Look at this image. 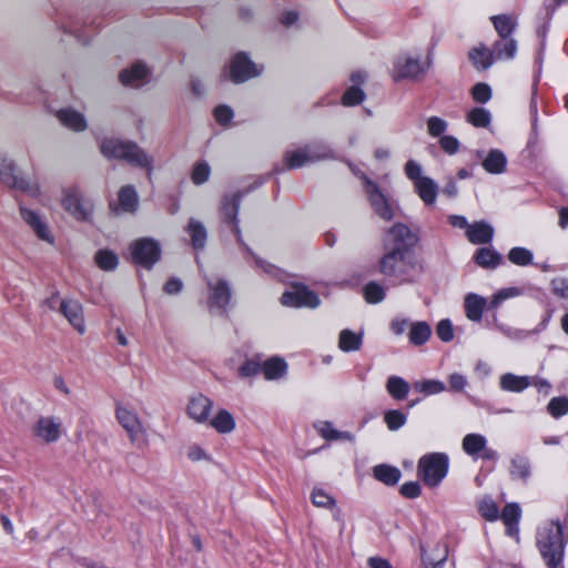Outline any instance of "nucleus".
<instances>
[{"instance_id": "1", "label": "nucleus", "mask_w": 568, "mask_h": 568, "mask_svg": "<svg viewBox=\"0 0 568 568\" xmlns=\"http://www.w3.org/2000/svg\"><path fill=\"white\" fill-rule=\"evenodd\" d=\"M537 546L549 568H559L562 562L566 540L559 520L545 521L537 530Z\"/></svg>"}, {"instance_id": "2", "label": "nucleus", "mask_w": 568, "mask_h": 568, "mask_svg": "<svg viewBox=\"0 0 568 568\" xmlns=\"http://www.w3.org/2000/svg\"><path fill=\"white\" fill-rule=\"evenodd\" d=\"M101 153L108 159H118L138 168L145 169L151 176L153 158L135 142L115 138L105 139L100 145Z\"/></svg>"}, {"instance_id": "3", "label": "nucleus", "mask_w": 568, "mask_h": 568, "mask_svg": "<svg viewBox=\"0 0 568 568\" xmlns=\"http://www.w3.org/2000/svg\"><path fill=\"white\" fill-rule=\"evenodd\" d=\"M379 272L396 284L410 283L416 276V265L406 248L394 246L381 258Z\"/></svg>"}, {"instance_id": "4", "label": "nucleus", "mask_w": 568, "mask_h": 568, "mask_svg": "<svg viewBox=\"0 0 568 568\" xmlns=\"http://www.w3.org/2000/svg\"><path fill=\"white\" fill-rule=\"evenodd\" d=\"M284 163L287 169H300L320 161L333 160L335 154L329 145L323 141H315L284 153Z\"/></svg>"}, {"instance_id": "5", "label": "nucleus", "mask_w": 568, "mask_h": 568, "mask_svg": "<svg viewBox=\"0 0 568 568\" xmlns=\"http://www.w3.org/2000/svg\"><path fill=\"white\" fill-rule=\"evenodd\" d=\"M449 458L445 453H429L417 464V475L428 487L438 486L447 476Z\"/></svg>"}, {"instance_id": "6", "label": "nucleus", "mask_w": 568, "mask_h": 568, "mask_svg": "<svg viewBox=\"0 0 568 568\" xmlns=\"http://www.w3.org/2000/svg\"><path fill=\"white\" fill-rule=\"evenodd\" d=\"M0 181L12 189L20 190L33 196L39 192L37 183L23 176L16 162L1 150Z\"/></svg>"}, {"instance_id": "7", "label": "nucleus", "mask_w": 568, "mask_h": 568, "mask_svg": "<svg viewBox=\"0 0 568 568\" xmlns=\"http://www.w3.org/2000/svg\"><path fill=\"white\" fill-rule=\"evenodd\" d=\"M45 304L49 308L57 310L79 334L85 333L83 306L78 300L60 298L58 294H53Z\"/></svg>"}, {"instance_id": "8", "label": "nucleus", "mask_w": 568, "mask_h": 568, "mask_svg": "<svg viewBox=\"0 0 568 568\" xmlns=\"http://www.w3.org/2000/svg\"><path fill=\"white\" fill-rule=\"evenodd\" d=\"M429 68V62L422 61L419 55L408 53L395 58L392 69V78L398 82L402 80L418 81Z\"/></svg>"}, {"instance_id": "9", "label": "nucleus", "mask_w": 568, "mask_h": 568, "mask_svg": "<svg viewBox=\"0 0 568 568\" xmlns=\"http://www.w3.org/2000/svg\"><path fill=\"white\" fill-rule=\"evenodd\" d=\"M115 417L118 423L126 432L132 445L141 447L146 444V428L134 409L123 405H116Z\"/></svg>"}, {"instance_id": "10", "label": "nucleus", "mask_w": 568, "mask_h": 568, "mask_svg": "<svg viewBox=\"0 0 568 568\" xmlns=\"http://www.w3.org/2000/svg\"><path fill=\"white\" fill-rule=\"evenodd\" d=\"M130 250L134 263L145 268H151L161 256L160 244L155 240L149 237L134 241L131 244Z\"/></svg>"}, {"instance_id": "11", "label": "nucleus", "mask_w": 568, "mask_h": 568, "mask_svg": "<svg viewBox=\"0 0 568 568\" xmlns=\"http://www.w3.org/2000/svg\"><path fill=\"white\" fill-rule=\"evenodd\" d=\"M263 67L255 64L244 52L236 53L229 67V77L235 83L245 82L257 77Z\"/></svg>"}, {"instance_id": "12", "label": "nucleus", "mask_w": 568, "mask_h": 568, "mask_svg": "<svg viewBox=\"0 0 568 568\" xmlns=\"http://www.w3.org/2000/svg\"><path fill=\"white\" fill-rule=\"evenodd\" d=\"M365 192L374 212L383 220L390 221L395 215V207L381 191L378 185L364 176Z\"/></svg>"}, {"instance_id": "13", "label": "nucleus", "mask_w": 568, "mask_h": 568, "mask_svg": "<svg viewBox=\"0 0 568 568\" xmlns=\"http://www.w3.org/2000/svg\"><path fill=\"white\" fill-rule=\"evenodd\" d=\"M62 206L70 215L79 221L88 220L92 212L91 202L83 199L77 187H69L64 190Z\"/></svg>"}, {"instance_id": "14", "label": "nucleus", "mask_w": 568, "mask_h": 568, "mask_svg": "<svg viewBox=\"0 0 568 568\" xmlns=\"http://www.w3.org/2000/svg\"><path fill=\"white\" fill-rule=\"evenodd\" d=\"M243 193L237 191L232 194H225L222 199L220 215L224 223L230 225L231 231L236 236L237 242H242L241 230L237 221V213Z\"/></svg>"}, {"instance_id": "15", "label": "nucleus", "mask_w": 568, "mask_h": 568, "mask_svg": "<svg viewBox=\"0 0 568 568\" xmlns=\"http://www.w3.org/2000/svg\"><path fill=\"white\" fill-rule=\"evenodd\" d=\"M281 302L290 307H311L315 308L320 305L321 300L317 294L308 290L304 285H294L292 290L283 293Z\"/></svg>"}, {"instance_id": "16", "label": "nucleus", "mask_w": 568, "mask_h": 568, "mask_svg": "<svg viewBox=\"0 0 568 568\" xmlns=\"http://www.w3.org/2000/svg\"><path fill=\"white\" fill-rule=\"evenodd\" d=\"M33 435L44 443H54L61 437L62 423L60 418L42 416L32 428Z\"/></svg>"}, {"instance_id": "17", "label": "nucleus", "mask_w": 568, "mask_h": 568, "mask_svg": "<svg viewBox=\"0 0 568 568\" xmlns=\"http://www.w3.org/2000/svg\"><path fill=\"white\" fill-rule=\"evenodd\" d=\"M20 215L39 240L49 244L54 243V236L51 233L50 227L39 213L28 207L21 206Z\"/></svg>"}, {"instance_id": "18", "label": "nucleus", "mask_w": 568, "mask_h": 568, "mask_svg": "<svg viewBox=\"0 0 568 568\" xmlns=\"http://www.w3.org/2000/svg\"><path fill=\"white\" fill-rule=\"evenodd\" d=\"M207 287L210 290L209 306L211 310L225 311L231 300V290L229 284L223 280L213 282L207 280Z\"/></svg>"}, {"instance_id": "19", "label": "nucleus", "mask_w": 568, "mask_h": 568, "mask_svg": "<svg viewBox=\"0 0 568 568\" xmlns=\"http://www.w3.org/2000/svg\"><path fill=\"white\" fill-rule=\"evenodd\" d=\"M150 70L141 62L133 63L119 74L120 82L125 87L139 88L149 81Z\"/></svg>"}, {"instance_id": "20", "label": "nucleus", "mask_w": 568, "mask_h": 568, "mask_svg": "<svg viewBox=\"0 0 568 568\" xmlns=\"http://www.w3.org/2000/svg\"><path fill=\"white\" fill-rule=\"evenodd\" d=\"M477 158L481 159V166L490 174H501L506 170L507 158L505 153L498 149H491L485 155L484 151H477Z\"/></svg>"}, {"instance_id": "21", "label": "nucleus", "mask_w": 568, "mask_h": 568, "mask_svg": "<svg viewBox=\"0 0 568 568\" xmlns=\"http://www.w3.org/2000/svg\"><path fill=\"white\" fill-rule=\"evenodd\" d=\"M212 405L211 399L202 394L192 396L186 408L187 415L195 422L203 423L207 419Z\"/></svg>"}, {"instance_id": "22", "label": "nucleus", "mask_w": 568, "mask_h": 568, "mask_svg": "<svg viewBox=\"0 0 568 568\" xmlns=\"http://www.w3.org/2000/svg\"><path fill=\"white\" fill-rule=\"evenodd\" d=\"M521 517V509L518 504H507L500 515L503 523L506 526V532L510 537L518 538L519 528L518 524Z\"/></svg>"}, {"instance_id": "23", "label": "nucleus", "mask_w": 568, "mask_h": 568, "mask_svg": "<svg viewBox=\"0 0 568 568\" xmlns=\"http://www.w3.org/2000/svg\"><path fill=\"white\" fill-rule=\"evenodd\" d=\"M466 236L473 244H487L493 240L494 229L484 221L475 222L468 226Z\"/></svg>"}, {"instance_id": "24", "label": "nucleus", "mask_w": 568, "mask_h": 568, "mask_svg": "<svg viewBox=\"0 0 568 568\" xmlns=\"http://www.w3.org/2000/svg\"><path fill=\"white\" fill-rule=\"evenodd\" d=\"M509 475L513 480L527 483L531 476V465L528 457L515 455L510 459Z\"/></svg>"}, {"instance_id": "25", "label": "nucleus", "mask_w": 568, "mask_h": 568, "mask_svg": "<svg viewBox=\"0 0 568 568\" xmlns=\"http://www.w3.org/2000/svg\"><path fill=\"white\" fill-rule=\"evenodd\" d=\"M413 185L415 192L425 205L432 206L435 204L438 194V185L433 179L429 176L426 179H420Z\"/></svg>"}, {"instance_id": "26", "label": "nucleus", "mask_w": 568, "mask_h": 568, "mask_svg": "<svg viewBox=\"0 0 568 568\" xmlns=\"http://www.w3.org/2000/svg\"><path fill=\"white\" fill-rule=\"evenodd\" d=\"M468 57L474 68L481 71L488 69L494 63L495 54L485 44H479L469 51Z\"/></svg>"}, {"instance_id": "27", "label": "nucleus", "mask_w": 568, "mask_h": 568, "mask_svg": "<svg viewBox=\"0 0 568 568\" xmlns=\"http://www.w3.org/2000/svg\"><path fill=\"white\" fill-rule=\"evenodd\" d=\"M448 549L445 545L436 544L430 552L422 547V561L424 568H440L446 561Z\"/></svg>"}, {"instance_id": "28", "label": "nucleus", "mask_w": 568, "mask_h": 568, "mask_svg": "<svg viewBox=\"0 0 568 568\" xmlns=\"http://www.w3.org/2000/svg\"><path fill=\"white\" fill-rule=\"evenodd\" d=\"M529 386L530 376H519L513 373H506L499 378V387L505 392L521 393Z\"/></svg>"}, {"instance_id": "29", "label": "nucleus", "mask_w": 568, "mask_h": 568, "mask_svg": "<svg viewBox=\"0 0 568 568\" xmlns=\"http://www.w3.org/2000/svg\"><path fill=\"white\" fill-rule=\"evenodd\" d=\"M465 313L468 320L479 322L486 306V300L475 293H469L465 297Z\"/></svg>"}, {"instance_id": "30", "label": "nucleus", "mask_w": 568, "mask_h": 568, "mask_svg": "<svg viewBox=\"0 0 568 568\" xmlns=\"http://www.w3.org/2000/svg\"><path fill=\"white\" fill-rule=\"evenodd\" d=\"M57 116L63 125L73 131H83L87 129L84 116L75 110L62 109L58 112Z\"/></svg>"}, {"instance_id": "31", "label": "nucleus", "mask_w": 568, "mask_h": 568, "mask_svg": "<svg viewBox=\"0 0 568 568\" xmlns=\"http://www.w3.org/2000/svg\"><path fill=\"white\" fill-rule=\"evenodd\" d=\"M119 209L122 212L134 213L139 206V196L132 185H125L119 191Z\"/></svg>"}, {"instance_id": "32", "label": "nucleus", "mask_w": 568, "mask_h": 568, "mask_svg": "<svg viewBox=\"0 0 568 568\" xmlns=\"http://www.w3.org/2000/svg\"><path fill=\"white\" fill-rule=\"evenodd\" d=\"M186 232L189 233L191 237V243L194 250H202L205 246L206 239H207V232L205 226L195 219H190Z\"/></svg>"}, {"instance_id": "33", "label": "nucleus", "mask_w": 568, "mask_h": 568, "mask_svg": "<svg viewBox=\"0 0 568 568\" xmlns=\"http://www.w3.org/2000/svg\"><path fill=\"white\" fill-rule=\"evenodd\" d=\"M363 344V334L355 333L351 329H343L339 333L338 347L341 351L348 353L358 351Z\"/></svg>"}, {"instance_id": "34", "label": "nucleus", "mask_w": 568, "mask_h": 568, "mask_svg": "<svg viewBox=\"0 0 568 568\" xmlns=\"http://www.w3.org/2000/svg\"><path fill=\"white\" fill-rule=\"evenodd\" d=\"M373 471L374 477L378 481L388 486L396 485L402 476V473L398 468L385 464L375 466Z\"/></svg>"}, {"instance_id": "35", "label": "nucleus", "mask_w": 568, "mask_h": 568, "mask_svg": "<svg viewBox=\"0 0 568 568\" xmlns=\"http://www.w3.org/2000/svg\"><path fill=\"white\" fill-rule=\"evenodd\" d=\"M517 51V42L511 37L499 38L494 43L493 52L496 59H513Z\"/></svg>"}, {"instance_id": "36", "label": "nucleus", "mask_w": 568, "mask_h": 568, "mask_svg": "<svg viewBox=\"0 0 568 568\" xmlns=\"http://www.w3.org/2000/svg\"><path fill=\"white\" fill-rule=\"evenodd\" d=\"M287 369V364L280 357H272L262 365L264 377L268 381L281 378Z\"/></svg>"}, {"instance_id": "37", "label": "nucleus", "mask_w": 568, "mask_h": 568, "mask_svg": "<svg viewBox=\"0 0 568 568\" xmlns=\"http://www.w3.org/2000/svg\"><path fill=\"white\" fill-rule=\"evenodd\" d=\"M476 263L485 268H496L503 261L501 255L491 247H481L475 254Z\"/></svg>"}, {"instance_id": "38", "label": "nucleus", "mask_w": 568, "mask_h": 568, "mask_svg": "<svg viewBox=\"0 0 568 568\" xmlns=\"http://www.w3.org/2000/svg\"><path fill=\"white\" fill-rule=\"evenodd\" d=\"M386 390L394 399L402 400L409 393V384L404 378L393 375L387 378Z\"/></svg>"}, {"instance_id": "39", "label": "nucleus", "mask_w": 568, "mask_h": 568, "mask_svg": "<svg viewBox=\"0 0 568 568\" xmlns=\"http://www.w3.org/2000/svg\"><path fill=\"white\" fill-rule=\"evenodd\" d=\"M388 236L394 241L395 246L403 248L413 242V234L409 227L402 223L394 224L388 231Z\"/></svg>"}, {"instance_id": "40", "label": "nucleus", "mask_w": 568, "mask_h": 568, "mask_svg": "<svg viewBox=\"0 0 568 568\" xmlns=\"http://www.w3.org/2000/svg\"><path fill=\"white\" fill-rule=\"evenodd\" d=\"M432 335V328L426 322H415L410 324L409 342L414 345L425 344Z\"/></svg>"}, {"instance_id": "41", "label": "nucleus", "mask_w": 568, "mask_h": 568, "mask_svg": "<svg viewBox=\"0 0 568 568\" xmlns=\"http://www.w3.org/2000/svg\"><path fill=\"white\" fill-rule=\"evenodd\" d=\"M210 424L221 434L231 433L235 428V420L233 416L225 409H221Z\"/></svg>"}, {"instance_id": "42", "label": "nucleus", "mask_w": 568, "mask_h": 568, "mask_svg": "<svg viewBox=\"0 0 568 568\" xmlns=\"http://www.w3.org/2000/svg\"><path fill=\"white\" fill-rule=\"evenodd\" d=\"M487 444L485 436L480 434H467L463 438V449L469 456H475L480 453Z\"/></svg>"}, {"instance_id": "43", "label": "nucleus", "mask_w": 568, "mask_h": 568, "mask_svg": "<svg viewBox=\"0 0 568 568\" xmlns=\"http://www.w3.org/2000/svg\"><path fill=\"white\" fill-rule=\"evenodd\" d=\"M499 38L511 37L516 23L510 16L499 14L490 18Z\"/></svg>"}, {"instance_id": "44", "label": "nucleus", "mask_w": 568, "mask_h": 568, "mask_svg": "<svg viewBox=\"0 0 568 568\" xmlns=\"http://www.w3.org/2000/svg\"><path fill=\"white\" fill-rule=\"evenodd\" d=\"M318 434L326 440H338V439H353V436L348 432H339L335 429L329 422H321L317 426Z\"/></svg>"}, {"instance_id": "45", "label": "nucleus", "mask_w": 568, "mask_h": 568, "mask_svg": "<svg viewBox=\"0 0 568 568\" xmlns=\"http://www.w3.org/2000/svg\"><path fill=\"white\" fill-rule=\"evenodd\" d=\"M94 261L97 265L103 271H113L119 264L116 254L110 250L98 251L95 253Z\"/></svg>"}, {"instance_id": "46", "label": "nucleus", "mask_w": 568, "mask_h": 568, "mask_svg": "<svg viewBox=\"0 0 568 568\" xmlns=\"http://www.w3.org/2000/svg\"><path fill=\"white\" fill-rule=\"evenodd\" d=\"M467 121L476 128H488L491 122V114L485 108H474L468 112Z\"/></svg>"}, {"instance_id": "47", "label": "nucleus", "mask_w": 568, "mask_h": 568, "mask_svg": "<svg viewBox=\"0 0 568 568\" xmlns=\"http://www.w3.org/2000/svg\"><path fill=\"white\" fill-rule=\"evenodd\" d=\"M534 258L532 252L526 247H513L508 253V260L519 266H526L531 264Z\"/></svg>"}, {"instance_id": "48", "label": "nucleus", "mask_w": 568, "mask_h": 568, "mask_svg": "<svg viewBox=\"0 0 568 568\" xmlns=\"http://www.w3.org/2000/svg\"><path fill=\"white\" fill-rule=\"evenodd\" d=\"M384 422L389 430L395 432L406 424L407 416L398 409H390L384 414Z\"/></svg>"}, {"instance_id": "49", "label": "nucleus", "mask_w": 568, "mask_h": 568, "mask_svg": "<svg viewBox=\"0 0 568 568\" xmlns=\"http://www.w3.org/2000/svg\"><path fill=\"white\" fill-rule=\"evenodd\" d=\"M414 388L417 392H420L425 395H435L444 392L446 386L443 382L437 379H425L420 382H416L414 384Z\"/></svg>"}, {"instance_id": "50", "label": "nucleus", "mask_w": 568, "mask_h": 568, "mask_svg": "<svg viewBox=\"0 0 568 568\" xmlns=\"http://www.w3.org/2000/svg\"><path fill=\"white\" fill-rule=\"evenodd\" d=\"M364 296L369 304L381 303L385 298V288L376 282H369L364 287Z\"/></svg>"}, {"instance_id": "51", "label": "nucleus", "mask_w": 568, "mask_h": 568, "mask_svg": "<svg viewBox=\"0 0 568 568\" xmlns=\"http://www.w3.org/2000/svg\"><path fill=\"white\" fill-rule=\"evenodd\" d=\"M312 504L318 508H333L336 505V500L324 489L314 488L311 494Z\"/></svg>"}, {"instance_id": "52", "label": "nucleus", "mask_w": 568, "mask_h": 568, "mask_svg": "<svg viewBox=\"0 0 568 568\" xmlns=\"http://www.w3.org/2000/svg\"><path fill=\"white\" fill-rule=\"evenodd\" d=\"M547 410L554 418H560L567 415L568 397L560 396L551 398L547 405Z\"/></svg>"}, {"instance_id": "53", "label": "nucleus", "mask_w": 568, "mask_h": 568, "mask_svg": "<svg viewBox=\"0 0 568 568\" xmlns=\"http://www.w3.org/2000/svg\"><path fill=\"white\" fill-rule=\"evenodd\" d=\"M479 513L480 515L489 521H495L499 517V509L496 503L490 498H485L479 504Z\"/></svg>"}, {"instance_id": "54", "label": "nucleus", "mask_w": 568, "mask_h": 568, "mask_svg": "<svg viewBox=\"0 0 568 568\" xmlns=\"http://www.w3.org/2000/svg\"><path fill=\"white\" fill-rule=\"evenodd\" d=\"M448 123L439 116H429L427 119V132L429 135L437 138L442 136L447 130Z\"/></svg>"}, {"instance_id": "55", "label": "nucleus", "mask_w": 568, "mask_h": 568, "mask_svg": "<svg viewBox=\"0 0 568 568\" xmlns=\"http://www.w3.org/2000/svg\"><path fill=\"white\" fill-rule=\"evenodd\" d=\"M211 173L210 165L206 162H197L192 170V182L196 185L207 181Z\"/></svg>"}, {"instance_id": "56", "label": "nucleus", "mask_w": 568, "mask_h": 568, "mask_svg": "<svg viewBox=\"0 0 568 568\" xmlns=\"http://www.w3.org/2000/svg\"><path fill=\"white\" fill-rule=\"evenodd\" d=\"M365 98V93L356 85L348 88L343 94L342 101L344 105L359 104Z\"/></svg>"}, {"instance_id": "57", "label": "nucleus", "mask_w": 568, "mask_h": 568, "mask_svg": "<svg viewBox=\"0 0 568 568\" xmlns=\"http://www.w3.org/2000/svg\"><path fill=\"white\" fill-rule=\"evenodd\" d=\"M471 95L476 102L486 103L491 98V89L488 84L480 82L474 85Z\"/></svg>"}, {"instance_id": "58", "label": "nucleus", "mask_w": 568, "mask_h": 568, "mask_svg": "<svg viewBox=\"0 0 568 568\" xmlns=\"http://www.w3.org/2000/svg\"><path fill=\"white\" fill-rule=\"evenodd\" d=\"M262 372V365L255 359L245 361L239 368V375L243 378L253 377Z\"/></svg>"}, {"instance_id": "59", "label": "nucleus", "mask_w": 568, "mask_h": 568, "mask_svg": "<svg viewBox=\"0 0 568 568\" xmlns=\"http://www.w3.org/2000/svg\"><path fill=\"white\" fill-rule=\"evenodd\" d=\"M405 174L406 176L415 184L416 181L420 179H426V175H423V169L419 163L414 160H408L405 164Z\"/></svg>"}, {"instance_id": "60", "label": "nucleus", "mask_w": 568, "mask_h": 568, "mask_svg": "<svg viewBox=\"0 0 568 568\" xmlns=\"http://www.w3.org/2000/svg\"><path fill=\"white\" fill-rule=\"evenodd\" d=\"M436 334L443 342H450L454 337V329L449 320H442L437 324Z\"/></svg>"}, {"instance_id": "61", "label": "nucleus", "mask_w": 568, "mask_h": 568, "mask_svg": "<svg viewBox=\"0 0 568 568\" xmlns=\"http://www.w3.org/2000/svg\"><path fill=\"white\" fill-rule=\"evenodd\" d=\"M439 145L444 152L449 155L457 153L459 150V141L453 135H442L439 139Z\"/></svg>"}, {"instance_id": "62", "label": "nucleus", "mask_w": 568, "mask_h": 568, "mask_svg": "<svg viewBox=\"0 0 568 568\" xmlns=\"http://www.w3.org/2000/svg\"><path fill=\"white\" fill-rule=\"evenodd\" d=\"M233 110L227 105H219L214 109V116L219 124L227 125L233 119Z\"/></svg>"}, {"instance_id": "63", "label": "nucleus", "mask_w": 568, "mask_h": 568, "mask_svg": "<svg viewBox=\"0 0 568 568\" xmlns=\"http://www.w3.org/2000/svg\"><path fill=\"white\" fill-rule=\"evenodd\" d=\"M552 293L561 298H568V278L556 277L551 281Z\"/></svg>"}, {"instance_id": "64", "label": "nucleus", "mask_w": 568, "mask_h": 568, "mask_svg": "<svg viewBox=\"0 0 568 568\" xmlns=\"http://www.w3.org/2000/svg\"><path fill=\"white\" fill-rule=\"evenodd\" d=\"M449 389L452 392H463L468 382L466 376L459 373H453L448 377Z\"/></svg>"}]
</instances>
